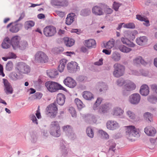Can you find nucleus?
Listing matches in <instances>:
<instances>
[{
  "instance_id": "f257e3e1",
  "label": "nucleus",
  "mask_w": 157,
  "mask_h": 157,
  "mask_svg": "<svg viewBox=\"0 0 157 157\" xmlns=\"http://www.w3.org/2000/svg\"><path fill=\"white\" fill-rule=\"evenodd\" d=\"M125 127L126 137L129 140L134 141L140 136L139 129L136 128L134 126L130 125Z\"/></svg>"
},
{
  "instance_id": "f03ea898",
  "label": "nucleus",
  "mask_w": 157,
  "mask_h": 157,
  "mask_svg": "<svg viewBox=\"0 0 157 157\" xmlns=\"http://www.w3.org/2000/svg\"><path fill=\"white\" fill-rule=\"evenodd\" d=\"M45 86L50 92H55L59 90H66V89L58 83L52 81H48L45 82Z\"/></svg>"
},
{
  "instance_id": "7ed1b4c3",
  "label": "nucleus",
  "mask_w": 157,
  "mask_h": 157,
  "mask_svg": "<svg viewBox=\"0 0 157 157\" xmlns=\"http://www.w3.org/2000/svg\"><path fill=\"white\" fill-rule=\"evenodd\" d=\"M117 84L119 86L124 85V88L128 91L133 90L136 87L135 84L133 82L129 80L125 81L122 78L117 80Z\"/></svg>"
},
{
  "instance_id": "20e7f679",
  "label": "nucleus",
  "mask_w": 157,
  "mask_h": 157,
  "mask_svg": "<svg viewBox=\"0 0 157 157\" xmlns=\"http://www.w3.org/2000/svg\"><path fill=\"white\" fill-rule=\"evenodd\" d=\"M113 76L117 78H119L124 75L125 72V67L119 63H116L113 65Z\"/></svg>"
},
{
  "instance_id": "39448f33",
  "label": "nucleus",
  "mask_w": 157,
  "mask_h": 157,
  "mask_svg": "<svg viewBox=\"0 0 157 157\" xmlns=\"http://www.w3.org/2000/svg\"><path fill=\"white\" fill-rule=\"evenodd\" d=\"M58 108L56 103H52L46 108L45 113L51 118L55 117L57 113Z\"/></svg>"
},
{
  "instance_id": "423d86ee",
  "label": "nucleus",
  "mask_w": 157,
  "mask_h": 157,
  "mask_svg": "<svg viewBox=\"0 0 157 157\" xmlns=\"http://www.w3.org/2000/svg\"><path fill=\"white\" fill-rule=\"evenodd\" d=\"M50 134L52 136L58 137L60 135V127L56 121L52 122L50 126Z\"/></svg>"
},
{
  "instance_id": "0eeeda50",
  "label": "nucleus",
  "mask_w": 157,
  "mask_h": 157,
  "mask_svg": "<svg viewBox=\"0 0 157 157\" xmlns=\"http://www.w3.org/2000/svg\"><path fill=\"white\" fill-rule=\"evenodd\" d=\"M35 59L39 62L45 63L48 62L49 59L45 53L39 51L35 55Z\"/></svg>"
},
{
  "instance_id": "6e6552de",
  "label": "nucleus",
  "mask_w": 157,
  "mask_h": 157,
  "mask_svg": "<svg viewBox=\"0 0 157 157\" xmlns=\"http://www.w3.org/2000/svg\"><path fill=\"white\" fill-rule=\"evenodd\" d=\"M56 28L52 25H48L44 29L43 33L47 37H51L54 36L56 33Z\"/></svg>"
},
{
  "instance_id": "1a4fd4ad",
  "label": "nucleus",
  "mask_w": 157,
  "mask_h": 157,
  "mask_svg": "<svg viewBox=\"0 0 157 157\" xmlns=\"http://www.w3.org/2000/svg\"><path fill=\"white\" fill-rule=\"evenodd\" d=\"M17 69L21 73L26 74L30 71V69L29 67L23 63H19Z\"/></svg>"
},
{
  "instance_id": "9d476101",
  "label": "nucleus",
  "mask_w": 157,
  "mask_h": 157,
  "mask_svg": "<svg viewBox=\"0 0 157 157\" xmlns=\"http://www.w3.org/2000/svg\"><path fill=\"white\" fill-rule=\"evenodd\" d=\"M140 96L139 94L134 93L129 96V101L132 104H137L140 102Z\"/></svg>"
},
{
  "instance_id": "9b49d317",
  "label": "nucleus",
  "mask_w": 157,
  "mask_h": 157,
  "mask_svg": "<svg viewBox=\"0 0 157 157\" xmlns=\"http://www.w3.org/2000/svg\"><path fill=\"white\" fill-rule=\"evenodd\" d=\"M106 126L107 128L110 130H114L119 127V124L116 121L109 120L106 123Z\"/></svg>"
},
{
  "instance_id": "f8f14e48",
  "label": "nucleus",
  "mask_w": 157,
  "mask_h": 157,
  "mask_svg": "<svg viewBox=\"0 0 157 157\" xmlns=\"http://www.w3.org/2000/svg\"><path fill=\"white\" fill-rule=\"evenodd\" d=\"M63 82L65 85L71 88H74L76 85L75 80L70 77H67L65 79Z\"/></svg>"
},
{
  "instance_id": "ddd939ff",
  "label": "nucleus",
  "mask_w": 157,
  "mask_h": 157,
  "mask_svg": "<svg viewBox=\"0 0 157 157\" xmlns=\"http://www.w3.org/2000/svg\"><path fill=\"white\" fill-rule=\"evenodd\" d=\"M3 83L5 87V91L7 94H12L13 93V89L8 81L6 79L3 78Z\"/></svg>"
},
{
  "instance_id": "4468645a",
  "label": "nucleus",
  "mask_w": 157,
  "mask_h": 157,
  "mask_svg": "<svg viewBox=\"0 0 157 157\" xmlns=\"http://www.w3.org/2000/svg\"><path fill=\"white\" fill-rule=\"evenodd\" d=\"M151 89L155 92L154 96L151 95L149 96L148 98V101L152 103H154V101L157 100V85L155 84L151 85Z\"/></svg>"
},
{
  "instance_id": "2eb2a0df",
  "label": "nucleus",
  "mask_w": 157,
  "mask_h": 157,
  "mask_svg": "<svg viewBox=\"0 0 157 157\" xmlns=\"http://www.w3.org/2000/svg\"><path fill=\"white\" fill-rule=\"evenodd\" d=\"M19 25L16 23L12 22L9 24L7 26V28H8L10 27V31L13 33L18 32L19 30Z\"/></svg>"
},
{
  "instance_id": "dca6fc26",
  "label": "nucleus",
  "mask_w": 157,
  "mask_h": 157,
  "mask_svg": "<svg viewBox=\"0 0 157 157\" xmlns=\"http://www.w3.org/2000/svg\"><path fill=\"white\" fill-rule=\"evenodd\" d=\"M67 69L71 72L76 71L79 67L77 63L75 62H71L68 63L67 66Z\"/></svg>"
},
{
  "instance_id": "f3484780",
  "label": "nucleus",
  "mask_w": 157,
  "mask_h": 157,
  "mask_svg": "<svg viewBox=\"0 0 157 157\" xmlns=\"http://www.w3.org/2000/svg\"><path fill=\"white\" fill-rule=\"evenodd\" d=\"M148 39L146 36H142L136 38V41L139 45L144 46L147 43Z\"/></svg>"
},
{
  "instance_id": "a211bd4d",
  "label": "nucleus",
  "mask_w": 157,
  "mask_h": 157,
  "mask_svg": "<svg viewBox=\"0 0 157 157\" xmlns=\"http://www.w3.org/2000/svg\"><path fill=\"white\" fill-rule=\"evenodd\" d=\"M92 11L93 13L95 15L101 16L104 14L102 8L98 6H94L92 8Z\"/></svg>"
},
{
  "instance_id": "6ab92c4d",
  "label": "nucleus",
  "mask_w": 157,
  "mask_h": 157,
  "mask_svg": "<svg viewBox=\"0 0 157 157\" xmlns=\"http://www.w3.org/2000/svg\"><path fill=\"white\" fill-rule=\"evenodd\" d=\"M63 40L65 45L68 47L73 46L75 44V40L72 38L68 37H64L63 38Z\"/></svg>"
},
{
  "instance_id": "aec40b11",
  "label": "nucleus",
  "mask_w": 157,
  "mask_h": 157,
  "mask_svg": "<svg viewBox=\"0 0 157 157\" xmlns=\"http://www.w3.org/2000/svg\"><path fill=\"white\" fill-rule=\"evenodd\" d=\"M145 133L148 136H154L156 133V130L155 128L152 127H147L144 129Z\"/></svg>"
},
{
  "instance_id": "412c9836",
  "label": "nucleus",
  "mask_w": 157,
  "mask_h": 157,
  "mask_svg": "<svg viewBox=\"0 0 157 157\" xmlns=\"http://www.w3.org/2000/svg\"><path fill=\"white\" fill-rule=\"evenodd\" d=\"M19 41L20 39L18 36H13L11 38V44L14 49L18 47Z\"/></svg>"
},
{
  "instance_id": "4be33fe9",
  "label": "nucleus",
  "mask_w": 157,
  "mask_h": 157,
  "mask_svg": "<svg viewBox=\"0 0 157 157\" xmlns=\"http://www.w3.org/2000/svg\"><path fill=\"white\" fill-rule=\"evenodd\" d=\"M84 44L88 48H92L96 47V43L94 40L90 39L85 40Z\"/></svg>"
},
{
  "instance_id": "5701e85b",
  "label": "nucleus",
  "mask_w": 157,
  "mask_h": 157,
  "mask_svg": "<svg viewBox=\"0 0 157 157\" xmlns=\"http://www.w3.org/2000/svg\"><path fill=\"white\" fill-rule=\"evenodd\" d=\"M122 43L130 48H134L136 45L133 42L130 41L128 38L122 37L121 38Z\"/></svg>"
},
{
  "instance_id": "b1692460",
  "label": "nucleus",
  "mask_w": 157,
  "mask_h": 157,
  "mask_svg": "<svg viewBox=\"0 0 157 157\" xmlns=\"http://www.w3.org/2000/svg\"><path fill=\"white\" fill-rule=\"evenodd\" d=\"M65 95L61 93H59L58 94L56 101L57 103L61 105H63L65 101Z\"/></svg>"
},
{
  "instance_id": "393cba45",
  "label": "nucleus",
  "mask_w": 157,
  "mask_h": 157,
  "mask_svg": "<svg viewBox=\"0 0 157 157\" xmlns=\"http://www.w3.org/2000/svg\"><path fill=\"white\" fill-rule=\"evenodd\" d=\"M149 92V88L147 85H143L141 86L140 93L141 95L146 96L148 94Z\"/></svg>"
},
{
  "instance_id": "a878e982",
  "label": "nucleus",
  "mask_w": 157,
  "mask_h": 157,
  "mask_svg": "<svg viewBox=\"0 0 157 157\" xmlns=\"http://www.w3.org/2000/svg\"><path fill=\"white\" fill-rule=\"evenodd\" d=\"M136 18L138 20L141 21H144V25L146 26H150V24L147 18L145 16H142L140 15H136Z\"/></svg>"
},
{
  "instance_id": "bb28decb",
  "label": "nucleus",
  "mask_w": 157,
  "mask_h": 157,
  "mask_svg": "<svg viewBox=\"0 0 157 157\" xmlns=\"http://www.w3.org/2000/svg\"><path fill=\"white\" fill-rule=\"evenodd\" d=\"M75 14L71 13L68 14L66 18V23L68 25H70L73 22L75 18Z\"/></svg>"
},
{
  "instance_id": "cd10ccee",
  "label": "nucleus",
  "mask_w": 157,
  "mask_h": 157,
  "mask_svg": "<svg viewBox=\"0 0 157 157\" xmlns=\"http://www.w3.org/2000/svg\"><path fill=\"white\" fill-rule=\"evenodd\" d=\"M133 62L134 64L135 65H139L140 64L145 65L146 63V62L140 56L136 57L133 60Z\"/></svg>"
},
{
  "instance_id": "c85d7f7f",
  "label": "nucleus",
  "mask_w": 157,
  "mask_h": 157,
  "mask_svg": "<svg viewBox=\"0 0 157 157\" xmlns=\"http://www.w3.org/2000/svg\"><path fill=\"white\" fill-rule=\"evenodd\" d=\"M67 62V60L65 59H63L60 60V64L58 66V70L60 72L63 71Z\"/></svg>"
},
{
  "instance_id": "c756f323",
  "label": "nucleus",
  "mask_w": 157,
  "mask_h": 157,
  "mask_svg": "<svg viewBox=\"0 0 157 157\" xmlns=\"http://www.w3.org/2000/svg\"><path fill=\"white\" fill-rule=\"evenodd\" d=\"M10 44L9 38L6 37L4 39L2 44V47L3 48L7 49L10 47Z\"/></svg>"
},
{
  "instance_id": "7c9ffc66",
  "label": "nucleus",
  "mask_w": 157,
  "mask_h": 157,
  "mask_svg": "<svg viewBox=\"0 0 157 157\" xmlns=\"http://www.w3.org/2000/svg\"><path fill=\"white\" fill-rule=\"evenodd\" d=\"M110 106L109 104H104L102 105L99 109V112L101 113H106L109 109Z\"/></svg>"
},
{
  "instance_id": "2f4dec72",
  "label": "nucleus",
  "mask_w": 157,
  "mask_h": 157,
  "mask_svg": "<svg viewBox=\"0 0 157 157\" xmlns=\"http://www.w3.org/2000/svg\"><path fill=\"white\" fill-rule=\"evenodd\" d=\"M83 98L87 100H91L93 98L92 94L90 92L85 91L83 93Z\"/></svg>"
},
{
  "instance_id": "473e14b6",
  "label": "nucleus",
  "mask_w": 157,
  "mask_h": 157,
  "mask_svg": "<svg viewBox=\"0 0 157 157\" xmlns=\"http://www.w3.org/2000/svg\"><path fill=\"white\" fill-rule=\"evenodd\" d=\"M47 74L50 78H54L58 74V72L56 69L51 70L48 71Z\"/></svg>"
},
{
  "instance_id": "72a5a7b5",
  "label": "nucleus",
  "mask_w": 157,
  "mask_h": 157,
  "mask_svg": "<svg viewBox=\"0 0 157 157\" xmlns=\"http://www.w3.org/2000/svg\"><path fill=\"white\" fill-rule=\"evenodd\" d=\"M113 115L115 116H120L122 115L124 112L123 110L119 107L115 108L113 111Z\"/></svg>"
},
{
  "instance_id": "f704fd0d",
  "label": "nucleus",
  "mask_w": 157,
  "mask_h": 157,
  "mask_svg": "<svg viewBox=\"0 0 157 157\" xmlns=\"http://www.w3.org/2000/svg\"><path fill=\"white\" fill-rule=\"evenodd\" d=\"M35 25V23L33 21H26L24 24V27L25 29L28 30V29L33 27Z\"/></svg>"
},
{
  "instance_id": "c9c22d12",
  "label": "nucleus",
  "mask_w": 157,
  "mask_h": 157,
  "mask_svg": "<svg viewBox=\"0 0 157 157\" xmlns=\"http://www.w3.org/2000/svg\"><path fill=\"white\" fill-rule=\"evenodd\" d=\"M131 48H128L124 45H121L119 47V49L120 51L125 53H128L131 51L132 50Z\"/></svg>"
},
{
  "instance_id": "e433bc0d",
  "label": "nucleus",
  "mask_w": 157,
  "mask_h": 157,
  "mask_svg": "<svg viewBox=\"0 0 157 157\" xmlns=\"http://www.w3.org/2000/svg\"><path fill=\"white\" fill-rule=\"evenodd\" d=\"M75 102L78 109H81L84 107V104L78 98H75Z\"/></svg>"
},
{
  "instance_id": "4c0bfd02",
  "label": "nucleus",
  "mask_w": 157,
  "mask_h": 157,
  "mask_svg": "<svg viewBox=\"0 0 157 157\" xmlns=\"http://www.w3.org/2000/svg\"><path fill=\"white\" fill-rule=\"evenodd\" d=\"M111 58L113 60L117 61L120 59L121 56L120 54L117 52H113Z\"/></svg>"
},
{
  "instance_id": "58836bf2",
  "label": "nucleus",
  "mask_w": 157,
  "mask_h": 157,
  "mask_svg": "<svg viewBox=\"0 0 157 157\" xmlns=\"http://www.w3.org/2000/svg\"><path fill=\"white\" fill-rule=\"evenodd\" d=\"M126 36L130 40H133L135 38V35L132 31H128L126 33Z\"/></svg>"
},
{
  "instance_id": "ea45409f",
  "label": "nucleus",
  "mask_w": 157,
  "mask_h": 157,
  "mask_svg": "<svg viewBox=\"0 0 157 157\" xmlns=\"http://www.w3.org/2000/svg\"><path fill=\"white\" fill-rule=\"evenodd\" d=\"M114 40H109L107 43L105 45V47L106 48L110 49L113 47L114 45Z\"/></svg>"
},
{
  "instance_id": "a19ab883",
  "label": "nucleus",
  "mask_w": 157,
  "mask_h": 157,
  "mask_svg": "<svg viewBox=\"0 0 157 157\" xmlns=\"http://www.w3.org/2000/svg\"><path fill=\"white\" fill-rule=\"evenodd\" d=\"M28 45L27 43L25 41H21L19 43L17 48H19L21 50H24L26 48Z\"/></svg>"
},
{
  "instance_id": "79ce46f5",
  "label": "nucleus",
  "mask_w": 157,
  "mask_h": 157,
  "mask_svg": "<svg viewBox=\"0 0 157 157\" xmlns=\"http://www.w3.org/2000/svg\"><path fill=\"white\" fill-rule=\"evenodd\" d=\"M126 114L130 119L134 120L136 118L135 114L130 110H128L126 112Z\"/></svg>"
},
{
  "instance_id": "37998d69",
  "label": "nucleus",
  "mask_w": 157,
  "mask_h": 157,
  "mask_svg": "<svg viewBox=\"0 0 157 157\" xmlns=\"http://www.w3.org/2000/svg\"><path fill=\"white\" fill-rule=\"evenodd\" d=\"M90 11L89 9H85L82 10L81 15L83 16H87L90 13Z\"/></svg>"
},
{
  "instance_id": "c03bdc74",
  "label": "nucleus",
  "mask_w": 157,
  "mask_h": 157,
  "mask_svg": "<svg viewBox=\"0 0 157 157\" xmlns=\"http://www.w3.org/2000/svg\"><path fill=\"white\" fill-rule=\"evenodd\" d=\"M86 133L88 136L93 138L94 136V133L92 128L88 127L86 129Z\"/></svg>"
},
{
  "instance_id": "a18cd8bd",
  "label": "nucleus",
  "mask_w": 157,
  "mask_h": 157,
  "mask_svg": "<svg viewBox=\"0 0 157 157\" xmlns=\"http://www.w3.org/2000/svg\"><path fill=\"white\" fill-rule=\"evenodd\" d=\"M13 64L12 62L9 61L6 66V69L7 71H10L12 70L13 68Z\"/></svg>"
},
{
  "instance_id": "49530a36",
  "label": "nucleus",
  "mask_w": 157,
  "mask_h": 157,
  "mask_svg": "<svg viewBox=\"0 0 157 157\" xmlns=\"http://www.w3.org/2000/svg\"><path fill=\"white\" fill-rule=\"evenodd\" d=\"M121 4L118 2H114L113 5V8L116 11H118L119 7Z\"/></svg>"
},
{
  "instance_id": "de8ad7c7",
  "label": "nucleus",
  "mask_w": 157,
  "mask_h": 157,
  "mask_svg": "<svg viewBox=\"0 0 157 157\" xmlns=\"http://www.w3.org/2000/svg\"><path fill=\"white\" fill-rule=\"evenodd\" d=\"M144 117L146 119L151 122L152 121V115L150 113L147 112L144 114Z\"/></svg>"
},
{
  "instance_id": "09e8293b",
  "label": "nucleus",
  "mask_w": 157,
  "mask_h": 157,
  "mask_svg": "<svg viewBox=\"0 0 157 157\" xmlns=\"http://www.w3.org/2000/svg\"><path fill=\"white\" fill-rule=\"evenodd\" d=\"M101 101L102 99L101 98H98L95 104L94 105L93 109L94 110H96V108L98 105H99L100 104Z\"/></svg>"
},
{
  "instance_id": "8fccbe9b",
  "label": "nucleus",
  "mask_w": 157,
  "mask_h": 157,
  "mask_svg": "<svg viewBox=\"0 0 157 157\" xmlns=\"http://www.w3.org/2000/svg\"><path fill=\"white\" fill-rule=\"evenodd\" d=\"M63 131L66 132L72 131V128L70 126L68 125H67L63 126Z\"/></svg>"
},
{
  "instance_id": "3c124183",
  "label": "nucleus",
  "mask_w": 157,
  "mask_h": 157,
  "mask_svg": "<svg viewBox=\"0 0 157 157\" xmlns=\"http://www.w3.org/2000/svg\"><path fill=\"white\" fill-rule=\"evenodd\" d=\"M123 27L126 28L133 29L135 27L134 24L132 23L124 24Z\"/></svg>"
},
{
  "instance_id": "603ef678",
  "label": "nucleus",
  "mask_w": 157,
  "mask_h": 157,
  "mask_svg": "<svg viewBox=\"0 0 157 157\" xmlns=\"http://www.w3.org/2000/svg\"><path fill=\"white\" fill-rule=\"evenodd\" d=\"M69 112L73 117L75 116L76 115V112L75 108L73 107H70L69 109Z\"/></svg>"
},
{
  "instance_id": "864d4df0",
  "label": "nucleus",
  "mask_w": 157,
  "mask_h": 157,
  "mask_svg": "<svg viewBox=\"0 0 157 157\" xmlns=\"http://www.w3.org/2000/svg\"><path fill=\"white\" fill-rule=\"evenodd\" d=\"M104 11L107 14H110L113 12V10L109 8L108 6H106V7L104 9Z\"/></svg>"
},
{
  "instance_id": "5fc2aeb1",
  "label": "nucleus",
  "mask_w": 157,
  "mask_h": 157,
  "mask_svg": "<svg viewBox=\"0 0 157 157\" xmlns=\"http://www.w3.org/2000/svg\"><path fill=\"white\" fill-rule=\"evenodd\" d=\"M10 78L13 80H16L17 79V75L15 72H13L10 74Z\"/></svg>"
},
{
  "instance_id": "6e6d98bb",
  "label": "nucleus",
  "mask_w": 157,
  "mask_h": 157,
  "mask_svg": "<svg viewBox=\"0 0 157 157\" xmlns=\"http://www.w3.org/2000/svg\"><path fill=\"white\" fill-rule=\"evenodd\" d=\"M99 133H100L101 136L106 139H108L109 138L108 135L105 132L102 130H100L99 131Z\"/></svg>"
},
{
  "instance_id": "4d7b16f0",
  "label": "nucleus",
  "mask_w": 157,
  "mask_h": 157,
  "mask_svg": "<svg viewBox=\"0 0 157 157\" xmlns=\"http://www.w3.org/2000/svg\"><path fill=\"white\" fill-rule=\"evenodd\" d=\"M30 118L32 121H33V122L36 124H38V122L37 121V120L34 114H31L30 115Z\"/></svg>"
},
{
  "instance_id": "13d9d810",
  "label": "nucleus",
  "mask_w": 157,
  "mask_h": 157,
  "mask_svg": "<svg viewBox=\"0 0 157 157\" xmlns=\"http://www.w3.org/2000/svg\"><path fill=\"white\" fill-rule=\"evenodd\" d=\"M42 94L39 92H37L34 94V98L36 99H40L42 97Z\"/></svg>"
},
{
  "instance_id": "bf43d9fd",
  "label": "nucleus",
  "mask_w": 157,
  "mask_h": 157,
  "mask_svg": "<svg viewBox=\"0 0 157 157\" xmlns=\"http://www.w3.org/2000/svg\"><path fill=\"white\" fill-rule=\"evenodd\" d=\"M8 59H15L16 58V55L12 52H9L8 54Z\"/></svg>"
},
{
  "instance_id": "052dcab7",
  "label": "nucleus",
  "mask_w": 157,
  "mask_h": 157,
  "mask_svg": "<svg viewBox=\"0 0 157 157\" xmlns=\"http://www.w3.org/2000/svg\"><path fill=\"white\" fill-rule=\"evenodd\" d=\"M51 3L52 5L55 6H58L60 5V3L58 2L57 0H51Z\"/></svg>"
},
{
  "instance_id": "680f3d73",
  "label": "nucleus",
  "mask_w": 157,
  "mask_h": 157,
  "mask_svg": "<svg viewBox=\"0 0 157 157\" xmlns=\"http://www.w3.org/2000/svg\"><path fill=\"white\" fill-rule=\"evenodd\" d=\"M5 74L3 72V66L0 64V75L2 77L5 76Z\"/></svg>"
},
{
  "instance_id": "e2e57ef3",
  "label": "nucleus",
  "mask_w": 157,
  "mask_h": 157,
  "mask_svg": "<svg viewBox=\"0 0 157 157\" xmlns=\"http://www.w3.org/2000/svg\"><path fill=\"white\" fill-rule=\"evenodd\" d=\"M103 59L102 58L100 59L98 61L95 62L94 64L97 65H101L103 64Z\"/></svg>"
},
{
  "instance_id": "0e129e2a",
  "label": "nucleus",
  "mask_w": 157,
  "mask_h": 157,
  "mask_svg": "<svg viewBox=\"0 0 157 157\" xmlns=\"http://www.w3.org/2000/svg\"><path fill=\"white\" fill-rule=\"evenodd\" d=\"M36 115L38 119H40L41 117V116L40 114V109L39 108L36 111Z\"/></svg>"
},
{
  "instance_id": "69168bd1",
  "label": "nucleus",
  "mask_w": 157,
  "mask_h": 157,
  "mask_svg": "<svg viewBox=\"0 0 157 157\" xmlns=\"http://www.w3.org/2000/svg\"><path fill=\"white\" fill-rule=\"evenodd\" d=\"M64 53L67 56H71L72 55L75 54V53L74 52H65Z\"/></svg>"
},
{
  "instance_id": "338daca9",
  "label": "nucleus",
  "mask_w": 157,
  "mask_h": 157,
  "mask_svg": "<svg viewBox=\"0 0 157 157\" xmlns=\"http://www.w3.org/2000/svg\"><path fill=\"white\" fill-rule=\"evenodd\" d=\"M111 50H109L106 49H103L102 51L103 52L108 55H110L111 53Z\"/></svg>"
},
{
  "instance_id": "774afa93",
  "label": "nucleus",
  "mask_w": 157,
  "mask_h": 157,
  "mask_svg": "<svg viewBox=\"0 0 157 157\" xmlns=\"http://www.w3.org/2000/svg\"><path fill=\"white\" fill-rule=\"evenodd\" d=\"M25 13L24 12L22 13L21 14L20 17L16 21L18 22V21H20V20H21L25 17Z\"/></svg>"
}]
</instances>
